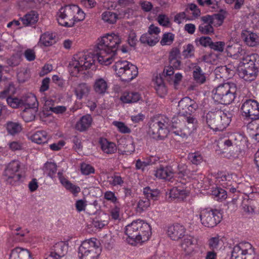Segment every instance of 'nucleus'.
<instances>
[{"instance_id":"c9c22d12","label":"nucleus","mask_w":259,"mask_h":259,"mask_svg":"<svg viewBox=\"0 0 259 259\" xmlns=\"http://www.w3.org/2000/svg\"><path fill=\"white\" fill-rule=\"evenodd\" d=\"M141 98V95L138 92H125L121 95L120 100L124 103H133L137 102Z\"/></svg>"},{"instance_id":"6e6d98bb","label":"nucleus","mask_w":259,"mask_h":259,"mask_svg":"<svg viewBox=\"0 0 259 259\" xmlns=\"http://www.w3.org/2000/svg\"><path fill=\"white\" fill-rule=\"evenodd\" d=\"M189 159L193 164L195 165L200 164L203 160V156L200 152L189 154Z\"/></svg>"},{"instance_id":"79ce46f5","label":"nucleus","mask_w":259,"mask_h":259,"mask_svg":"<svg viewBox=\"0 0 259 259\" xmlns=\"http://www.w3.org/2000/svg\"><path fill=\"white\" fill-rule=\"evenodd\" d=\"M121 214V206L120 203L114 204L109 210V219L114 221L120 220Z\"/></svg>"},{"instance_id":"393cba45","label":"nucleus","mask_w":259,"mask_h":259,"mask_svg":"<svg viewBox=\"0 0 259 259\" xmlns=\"http://www.w3.org/2000/svg\"><path fill=\"white\" fill-rule=\"evenodd\" d=\"M0 87L4 88L3 91L0 93V99H4L11 97V94L15 93V87L13 83L9 79H0Z\"/></svg>"},{"instance_id":"2f4dec72","label":"nucleus","mask_w":259,"mask_h":259,"mask_svg":"<svg viewBox=\"0 0 259 259\" xmlns=\"http://www.w3.org/2000/svg\"><path fill=\"white\" fill-rule=\"evenodd\" d=\"M32 142L37 144L47 143L49 139L48 133L45 131H38L33 134L30 138Z\"/></svg>"},{"instance_id":"1a4fd4ad","label":"nucleus","mask_w":259,"mask_h":259,"mask_svg":"<svg viewBox=\"0 0 259 259\" xmlns=\"http://www.w3.org/2000/svg\"><path fill=\"white\" fill-rule=\"evenodd\" d=\"M184 117L186 123L184 126L178 117H174L172 118L171 131L176 136L182 138H187L196 131L197 127V120L190 115Z\"/></svg>"},{"instance_id":"49530a36","label":"nucleus","mask_w":259,"mask_h":259,"mask_svg":"<svg viewBox=\"0 0 259 259\" xmlns=\"http://www.w3.org/2000/svg\"><path fill=\"white\" fill-rule=\"evenodd\" d=\"M37 110L26 108L22 113V117L23 120L26 122L33 120L35 118V113Z\"/></svg>"},{"instance_id":"09e8293b","label":"nucleus","mask_w":259,"mask_h":259,"mask_svg":"<svg viewBox=\"0 0 259 259\" xmlns=\"http://www.w3.org/2000/svg\"><path fill=\"white\" fill-rule=\"evenodd\" d=\"M223 241L219 236L211 237L208 241L209 248L212 250H218L221 247Z\"/></svg>"},{"instance_id":"4d7b16f0","label":"nucleus","mask_w":259,"mask_h":259,"mask_svg":"<svg viewBox=\"0 0 259 259\" xmlns=\"http://www.w3.org/2000/svg\"><path fill=\"white\" fill-rule=\"evenodd\" d=\"M151 203L149 200L144 197L141 198L137 204V211L141 212L147 210L150 206Z\"/></svg>"},{"instance_id":"f8f14e48","label":"nucleus","mask_w":259,"mask_h":259,"mask_svg":"<svg viewBox=\"0 0 259 259\" xmlns=\"http://www.w3.org/2000/svg\"><path fill=\"white\" fill-rule=\"evenodd\" d=\"M95 238H91L82 242L78 248V256L80 259H98L101 250Z\"/></svg>"},{"instance_id":"4be33fe9","label":"nucleus","mask_w":259,"mask_h":259,"mask_svg":"<svg viewBox=\"0 0 259 259\" xmlns=\"http://www.w3.org/2000/svg\"><path fill=\"white\" fill-rule=\"evenodd\" d=\"M186 229L180 224L176 223L168 227L167 233L172 240L178 241L185 236Z\"/></svg>"},{"instance_id":"423d86ee","label":"nucleus","mask_w":259,"mask_h":259,"mask_svg":"<svg viewBox=\"0 0 259 259\" xmlns=\"http://www.w3.org/2000/svg\"><path fill=\"white\" fill-rule=\"evenodd\" d=\"M232 113L228 111H209L205 115L207 128L213 132L223 131L231 122Z\"/></svg>"},{"instance_id":"6ab92c4d","label":"nucleus","mask_w":259,"mask_h":259,"mask_svg":"<svg viewBox=\"0 0 259 259\" xmlns=\"http://www.w3.org/2000/svg\"><path fill=\"white\" fill-rule=\"evenodd\" d=\"M198 108V105L193 100L188 97L182 98L178 104V109L180 114L184 116L190 115L194 112Z\"/></svg>"},{"instance_id":"3c124183","label":"nucleus","mask_w":259,"mask_h":259,"mask_svg":"<svg viewBox=\"0 0 259 259\" xmlns=\"http://www.w3.org/2000/svg\"><path fill=\"white\" fill-rule=\"evenodd\" d=\"M57 170V165L55 163L47 162L45 164L44 170L50 177L53 178Z\"/></svg>"},{"instance_id":"7ed1b4c3","label":"nucleus","mask_w":259,"mask_h":259,"mask_svg":"<svg viewBox=\"0 0 259 259\" xmlns=\"http://www.w3.org/2000/svg\"><path fill=\"white\" fill-rule=\"evenodd\" d=\"M219 146L226 152L228 150L232 151L235 148L239 147V149L248 148L249 145L248 139L245 134L241 132L228 133L223 138L220 139L218 143ZM228 158L233 159L238 156V154L234 152L228 153Z\"/></svg>"},{"instance_id":"c03bdc74","label":"nucleus","mask_w":259,"mask_h":259,"mask_svg":"<svg viewBox=\"0 0 259 259\" xmlns=\"http://www.w3.org/2000/svg\"><path fill=\"white\" fill-rule=\"evenodd\" d=\"M6 128L8 134L14 136L20 133L22 127L18 122L9 121L7 123Z\"/></svg>"},{"instance_id":"20e7f679","label":"nucleus","mask_w":259,"mask_h":259,"mask_svg":"<svg viewBox=\"0 0 259 259\" xmlns=\"http://www.w3.org/2000/svg\"><path fill=\"white\" fill-rule=\"evenodd\" d=\"M84 12L76 5H67L61 7L57 13L59 25L67 27L74 26L75 23L85 19Z\"/></svg>"},{"instance_id":"ddd939ff","label":"nucleus","mask_w":259,"mask_h":259,"mask_svg":"<svg viewBox=\"0 0 259 259\" xmlns=\"http://www.w3.org/2000/svg\"><path fill=\"white\" fill-rule=\"evenodd\" d=\"M255 256L254 248L246 241L237 243L231 251V259H254Z\"/></svg>"},{"instance_id":"412c9836","label":"nucleus","mask_w":259,"mask_h":259,"mask_svg":"<svg viewBox=\"0 0 259 259\" xmlns=\"http://www.w3.org/2000/svg\"><path fill=\"white\" fill-rule=\"evenodd\" d=\"M226 52L229 57L234 59H239L241 60L240 61H243L247 56L250 55L247 54L245 49L237 44H234L231 46L228 45Z\"/></svg>"},{"instance_id":"8fccbe9b","label":"nucleus","mask_w":259,"mask_h":259,"mask_svg":"<svg viewBox=\"0 0 259 259\" xmlns=\"http://www.w3.org/2000/svg\"><path fill=\"white\" fill-rule=\"evenodd\" d=\"M231 70L226 66H221L217 67L215 70L217 78H227L230 77L229 74Z\"/></svg>"},{"instance_id":"58836bf2","label":"nucleus","mask_w":259,"mask_h":259,"mask_svg":"<svg viewBox=\"0 0 259 259\" xmlns=\"http://www.w3.org/2000/svg\"><path fill=\"white\" fill-rule=\"evenodd\" d=\"M216 178L217 179L216 182L218 184L225 188H227L232 185V182L230 180V176L227 175L225 172L221 171L218 172Z\"/></svg>"},{"instance_id":"864d4df0","label":"nucleus","mask_w":259,"mask_h":259,"mask_svg":"<svg viewBox=\"0 0 259 259\" xmlns=\"http://www.w3.org/2000/svg\"><path fill=\"white\" fill-rule=\"evenodd\" d=\"M112 125L115 126L118 132L122 134H130L131 130L124 122L119 121H113Z\"/></svg>"},{"instance_id":"c756f323","label":"nucleus","mask_w":259,"mask_h":259,"mask_svg":"<svg viewBox=\"0 0 259 259\" xmlns=\"http://www.w3.org/2000/svg\"><path fill=\"white\" fill-rule=\"evenodd\" d=\"M93 119L90 114L85 115L81 117L75 125V128L80 132L87 130L91 125Z\"/></svg>"},{"instance_id":"473e14b6","label":"nucleus","mask_w":259,"mask_h":259,"mask_svg":"<svg viewBox=\"0 0 259 259\" xmlns=\"http://www.w3.org/2000/svg\"><path fill=\"white\" fill-rule=\"evenodd\" d=\"M23 101V106L25 108L37 109L38 102L36 96L32 94H29L22 98Z\"/></svg>"},{"instance_id":"c85d7f7f","label":"nucleus","mask_w":259,"mask_h":259,"mask_svg":"<svg viewBox=\"0 0 259 259\" xmlns=\"http://www.w3.org/2000/svg\"><path fill=\"white\" fill-rule=\"evenodd\" d=\"M55 42V35L52 32L48 31L40 35L38 44L40 46L49 47L52 46Z\"/></svg>"},{"instance_id":"bb28decb","label":"nucleus","mask_w":259,"mask_h":259,"mask_svg":"<svg viewBox=\"0 0 259 259\" xmlns=\"http://www.w3.org/2000/svg\"><path fill=\"white\" fill-rule=\"evenodd\" d=\"M91 91V87L87 83H80L74 88V94L78 100L87 97Z\"/></svg>"},{"instance_id":"37998d69","label":"nucleus","mask_w":259,"mask_h":259,"mask_svg":"<svg viewBox=\"0 0 259 259\" xmlns=\"http://www.w3.org/2000/svg\"><path fill=\"white\" fill-rule=\"evenodd\" d=\"M155 89L157 95L161 98L164 97L167 94V88L161 78H156Z\"/></svg>"},{"instance_id":"9b49d317","label":"nucleus","mask_w":259,"mask_h":259,"mask_svg":"<svg viewBox=\"0 0 259 259\" xmlns=\"http://www.w3.org/2000/svg\"><path fill=\"white\" fill-rule=\"evenodd\" d=\"M169 126L167 118L153 120L149 123L148 134L153 139L163 140L169 132Z\"/></svg>"},{"instance_id":"5fc2aeb1","label":"nucleus","mask_w":259,"mask_h":259,"mask_svg":"<svg viewBox=\"0 0 259 259\" xmlns=\"http://www.w3.org/2000/svg\"><path fill=\"white\" fill-rule=\"evenodd\" d=\"M7 102L8 104L13 108H17L23 106V101L22 98L9 97L7 98Z\"/></svg>"},{"instance_id":"774afa93","label":"nucleus","mask_w":259,"mask_h":259,"mask_svg":"<svg viewBox=\"0 0 259 259\" xmlns=\"http://www.w3.org/2000/svg\"><path fill=\"white\" fill-rule=\"evenodd\" d=\"M24 55L26 59L30 62L34 61L36 58L35 53L32 49H26L24 52Z\"/></svg>"},{"instance_id":"0eeeda50","label":"nucleus","mask_w":259,"mask_h":259,"mask_svg":"<svg viewBox=\"0 0 259 259\" xmlns=\"http://www.w3.org/2000/svg\"><path fill=\"white\" fill-rule=\"evenodd\" d=\"M180 52L177 48H173L169 54V65L165 66L163 71V75L165 79L175 87L177 86L182 79V74L177 73L174 75V69H180L181 62L180 60Z\"/></svg>"},{"instance_id":"f3484780","label":"nucleus","mask_w":259,"mask_h":259,"mask_svg":"<svg viewBox=\"0 0 259 259\" xmlns=\"http://www.w3.org/2000/svg\"><path fill=\"white\" fill-rule=\"evenodd\" d=\"M243 211L248 214L259 213V192H254L246 196L241 204Z\"/></svg>"},{"instance_id":"680f3d73","label":"nucleus","mask_w":259,"mask_h":259,"mask_svg":"<svg viewBox=\"0 0 259 259\" xmlns=\"http://www.w3.org/2000/svg\"><path fill=\"white\" fill-rule=\"evenodd\" d=\"M195 49L192 44H188L184 47L183 55L186 58H191L194 55Z\"/></svg>"},{"instance_id":"72a5a7b5","label":"nucleus","mask_w":259,"mask_h":259,"mask_svg":"<svg viewBox=\"0 0 259 259\" xmlns=\"http://www.w3.org/2000/svg\"><path fill=\"white\" fill-rule=\"evenodd\" d=\"M93 88L96 94L104 95L108 88L107 81L103 78H98L95 80Z\"/></svg>"},{"instance_id":"e433bc0d","label":"nucleus","mask_w":259,"mask_h":259,"mask_svg":"<svg viewBox=\"0 0 259 259\" xmlns=\"http://www.w3.org/2000/svg\"><path fill=\"white\" fill-rule=\"evenodd\" d=\"M203 18V23L199 26V31L203 34H211L213 33L214 29L212 26V19L209 16V18Z\"/></svg>"},{"instance_id":"0e129e2a","label":"nucleus","mask_w":259,"mask_h":259,"mask_svg":"<svg viewBox=\"0 0 259 259\" xmlns=\"http://www.w3.org/2000/svg\"><path fill=\"white\" fill-rule=\"evenodd\" d=\"M225 46L224 41H219L216 42H212L210 45V49L215 51L222 53L224 51Z\"/></svg>"},{"instance_id":"69168bd1","label":"nucleus","mask_w":259,"mask_h":259,"mask_svg":"<svg viewBox=\"0 0 259 259\" xmlns=\"http://www.w3.org/2000/svg\"><path fill=\"white\" fill-rule=\"evenodd\" d=\"M87 205V201L84 199H79L76 201L75 207L78 212L84 211Z\"/></svg>"},{"instance_id":"f03ea898","label":"nucleus","mask_w":259,"mask_h":259,"mask_svg":"<svg viewBox=\"0 0 259 259\" xmlns=\"http://www.w3.org/2000/svg\"><path fill=\"white\" fill-rule=\"evenodd\" d=\"M124 232L127 236L126 242L133 246L148 240L152 234L150 225L140 219L134 220L126 225Z\"/></svg>"},{"instance_id":"a19ab883","label":"nucleus","mask_w":259,"mask_h":259,"mask_svg":"<svg viewBox=\"0 0 259 259\" xmlns=\"http://www.w3.org/2000/svg\"><path fill=\"white\" fill-rule=\"evenodd\" d=\"M38 19V15L34 11H31L21 18L24 25H29L35 23Z\"/></svg>"},{"instance_id":"2eb2a0df","label":"nucleus","mask_w":259,"mask_h":259,"mask_svg":"<svg viewBox=\"0 0 259 259\" xmlns=\"http://www.w3.org/2000/svg\"><path fill=\"white\" fill-rule=\"evenodd\" d=\"M222 214L218 209H202L200 212V219L205 227L212 228L215 226L222 220Z\"/></svg>"},{"instance_id":"4c0bfd02","label":"nucleus","mask_w":259,"mask_h":259,"mask_svg":"<svg viewBox=\"0 0 259 259\" xmlns=\"http://www.w3.org/2000/svg\"><path fill=\"white\" fill-rule=\"evenodd\" d=\"M144 198L149 200L151 203L157 200L160 196V192L157 189H152L149 187H146L143 189Z\"/></svg>"},{"instance_id":"de8ad7c7","label":"nucleus","mask_w":259,"mask_h":259,"mask_svg":"<svg viewBox=\"0 0 259 259\" xmlns=\"http://www.w3.org/2000/svg\"><path fill=\"white\" fill-rule=\"evenodd\" d=\"M194 79L196 82L203 83L205 81V77L201 68L199 66H195L193 72Z\"/></svg>"},{"instance_id":"a18cd8bd","label":"nucleus","mask_w":259,"mask_h":259,"mask_svg":"<svg viewBox=\"0 0 259 259\" xmlns=\"http://www.w3.org/2000/svg\"><path fill=\"white\" fill-rule=\"evenodd\" d=\"M102 19L109 24H114L116 22L118 18V15L116 13L110 11H106L104 12L101 15Z\"/></svg>"},{"instance_id":"39448f33","label":"nucleus","mask_w":259,"mask_h":259,"mask_svg":"<svg viewBox=\"0 0 259 259\" xmlns=\"http://www.w3.org/2000/svg\"><path fill=\"white\" fill-rule=\"evenodd\" d=\"M259 55L251 54L247 56L243 61H240L237 68L239 77L245 81L254 80L259 71Z\"/></svg>"},{"instance_id":"b1692460","label":"nucleus","mask_w":259,"mask_h":259,"mask_svg":"<svg viewBox=\"0 0 259 259\" xmlns=\"http://www.w3.org/2000/svg\"><path fill=\"white\" fill-rule=\"evenodd\" d=\"M241 38L248 46L255 47L259 44V36L256 33L250 31L243 30L241 33Z\"/></svg>"},{"instance_id":"4468645a","label":"nucleus","mask_w":259,"mask_h":259,"mask_svg":"<svg viewBox=\"0 0 259 259\" xmlns=\"http://www.w3.org/2000/svg\"><path fill=\"white\" fill-rule=\"evenodd\" d=\"M21 163L18 160H13L6 166L4 176L7 183L14 185L19 182L24 176L20 168Z\"/></svg>"},{"instance_id":"dca6fc26","label":"nucleus","mask_w":259,"mask_h":259,"mask_svg":"<svg viewBox=\"0 0 259 259\" xmlns=\"http://www.w3.org/2000/svg\"><path fill=\"white\" fill-rule=\"evenodd\" d=\"M182 175V174H179V179L177 180V182L180 181L181 186L178 185L174 187L169 192V199L170 201H182L189 195V191L186 189L185 186L187 183L186 179L184 178L179 180Z\"/></svg>"},{"instance_id":"603ef678","label":"nucleus","mask_w":259,"mask_h":259,"mask_svg":"<svg viewBox=\"0 0 259 259\" xmlns=\"http://www.w3.org/2000/svg\"><path fill=\"white\" fill-rule=\"evenodd\" d=\"M212 195L218 201L225 199L227 198V192L224 189L217 187L212 190Z\"/></svg>"},{"instance_id":"5701e85b","label":"nucleus","mask_w":259,"mask_h":259,"mask_svg":"<svg viewBox=\"0 0 259 259\" xmlns=\"http://www.w3.org/2000/svg\"><path fill=\"white\" fill-rule=\"evenodd\" d=\"M58 177L60 182L65 188L71 193L74 197L77 196L78 193L80 192V187L66 179L61 172H58Z\"/></svg>"},{"instance_id":"a878e982","label":"nucleus","mask_w":259,"mask_h":259,"mask_svg":"<svg viewBox=\"0 0 259 259\" xmlns=\"http://www.w3.org/2000/svg\"><path fill=\"white\" fill-rule=\"evenodd\" d=\"M197 244V240L191 236H186L181 243V247L186 254H191L194 251V246Z\"/></svg>"},{"instance_id":"052dcab7","label":"nucleus","mask_w":259,"mask_h":259,"mask_svg":"<svg viewBox=\"0 0 259 259\" xmlns=\"http://www.w3.org/2000/svg\"><path fill=\"white\" fill-rule=\"evenodd\" d=\"M104 198L110 201L113 205L119 203L118 199L116 196L115 193L111 191H107L104 193Z\"/></svg>"},{"instance_id":"f704fd0d","label":"nucleus","mask_w":259,"mask_h":259,"mask_svg":"<svg viewBox=\"0 0 259 259\" xmlns=\"http://www.w3.org/2000/svg\"><path fill=\"white\" fill-rule=\"evenodd\" d=\"M101 148L105 153L111 154L115 153L117 151L116 144L108 141L106 139H101L100 141Z\"/></svg>"},{"instance_id":"f257e3e1","label":"nucleus","mask_w":259,"mask_h":259,"mask_svg":"<svg viewBox=\"0 0 259 259\" xmlns=\"http://www.w3.org/2000/svg\"><path fill=\"white\" fill-rule=\"evenodd\" d=\"M121 38L114 33H107L98 39L94 53L79 52L69 63V69L72 76H77L82 71L91 68L96 62L108 65L114 60Z\"/></svg>"},{"instance_id":"ea45409f","label":"nucleus","mask_w":259,"mask_h":259,"mask_svg":"<svg viewBox=\"0 0 259 259\" xmlns=\"http://www.w3.org/2000/svg\"><path fill=\"white\" fill-rule=\"evenodd\" d=\"M140 41L142 44H147L150 46H154L159 41V37L158 36L146 33L141 35Z\"/></svg>"},{"instance_id":"13d9d810","label":"nucleus","mask_w":259,"mask_h":259,"mask_svg":"<svg viewBox=\"0 0 259 259\" xmlns=\"http://www.w3.org/2000/svg\"><path fill=\"white\" fill-rule=\"evenodd\" d=\"M80 171L82 175L88 176L94 174L95 170L91 164L83 162L80 165Z\"/></svg>"},{"instance_id":"9d476101","label":"nucleus","mask_w":259,"mask_h":259,"mask_svg":"<svg viewBox=\"0 0 259 259\" xmlns=\"http://www.w3.org/2000/svg\"><path fill=\"white\" fill-rule=\"evenodd\" d=\"M116 74L122 81L130 82L138 74L136 66L126 60H119L115 62L113 66Z\"/></svg>"},{"instance_id":"7c9ffc66","label":"nucleus","mask_w":259,"mask_h":259,"mask_svg":"<svg viewBox=\"0 0 259 259\" xmlns=\"http://www.w3.org/2000/svg\"><path fill=\"white\" fill-rule=\"evenodd\" d=\"M68 246L64 241H59L56 243L51 248V252L61 258L66 253Z\"/></svg>"},{"instance_id":"338daca9","label":"nucleus","mask_w":259,"mask_h":259,"mask_svg":"<svg viewBox=\"0 0 259 259\" xmlns=\"http://www.w3.org/2000/svg\"><path fill=\"white\" fill-rule=\"evenodd\" d=\"M157 19L159 24L163 26H168L170 23L169 18L164 14L159 15Z\"/></svg>"},{"instance_id":"e2e57ef3","label":"nucleus","mask_w":259,"mask_h":259,"mask_svg":"<svg viewBox=\"0 0 259 259\" xmlns=\"http://www.w3.org/2000/svg\"><path fill=\"white\" fill-rule=\"evenodd\" d=\"M226 14V11L221 9L219 13L215 14L213 15L212 21L215 20L218 21L217 24L219 26L223 24L224 20L225 18Z\"/></svg>"},{"instance_id":"a211bd4d","label":"nucleus","mask_w":259,"mask_h":259,"mask_svg":"<svg viewBox=\"0 0 259 259\" xmlns=\"http://www.w3.org/2000/svg\"><path fill=\"white\" fill-rule=\"evenodd\" d=\"M241 111L243 116L255 120L259 117V103L253 99L246 100L241 105Z\"/></svg>"},{"instance_id":"cd10ccee","label":"nucleus","mask_w":259,"mask_h":259,"mask_svg":"<svg viewBox=\"0 0 259 259\" xmlns=\"http://www.w3.org/2000/svg\"><path fill=\"white\" fill-rule=\"evenodd\" d=\"M29 251L26 249L16 247L11 251L9 259H30Z\"/></svg>"},{"instance_id":"aec40b11","label":"nucleus","mask_w":259,"mask_h":259,"mask_svg":"<svg viewBox=\"0 0 259 259\" xmlns=\"http://www.w3.org/2000/svg\"><path fill=\"white\" fill-rule=\"evenodd\" d=\"M154 176L158 179L171 181V179L175 177V172L172 166L159 164L155 168Z\"/></svg>"},{"instance_id":"bf43d9fd","label":"nucleus","mask_w":259,"mask_h":259,"mask_svg":"<svg viewBox=\"0 0 259 259\" xmlns=\"http://www.w3.org/2000/svg\"><path fill=\"white\" fill-rule=\"evenodd\" d=\"M174 38L175 35L172 33H165L162 36L160 44L162 46L170 45L172 43Z\"/></svg>"},{"instance_id":"6e6552de","label":"nucleus","mask_w":259,"mask_h":259,"mask_svg":"<svg viewBox=\"0 0 259 259\" xmlns=\"http://www.w3.org/2000/svg\"><path fill=\"white\" fill-rule=\"evenodd\" d=\"M236 84L225 82L219 85L212 91V98L215 102L223 105L231 104L236 97Z\"/></svg>"}]
</instances>
